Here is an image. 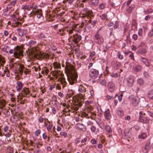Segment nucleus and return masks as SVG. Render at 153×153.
I'll return each instance as SVG.
<instances>
[{
	"instance_id": "nucleus-61",
	"label": "nucleus",
	"mask_w": 153,
	"mask_h": 153,
	"mask_svg": "<svg viewBox=\"0 0 153 153\" xmlns=\"http://www.w3.org/2000/svg\"><path fill=\"white\" fill-rule=\"evenodd\" d=\"M119 25L118 22H116L115 23L114 25V28L115 29L117 28Z\"/></svg>"
},
{
	"instance_id": "nucleus-50",
	"label": "nucleus",
	"mask_w": 153,
	"mask_h": 153,
	"mask_svg": "<svg viewBox=\"0 0 153 153\" xmlns=\"http://www.w3.org/2000/svg\"><path fill=\"white\" fill-rule=\"evenodd\" d=\"M100 83L102 85H105L106 82L105 80H100L99 81Z\"/></svg>"
},
{
	"instance_id": "nucleus-53",
	"label": "nucleus",
	"mask_w": 153,
	"mask_h": 153,
	"mask_svg": "<svg viewBox=\"0 0 153 153\" xmlns=\"http://www.w3.org/2000/svg\"><path fill=\"white\" fill-rule=\"evenodd\" d=\"M60 134L61 135L64 136V137H67V133L64 132H61L60 133Z\"/></svg>"
},
{
	"instance_id": "nucleus-46",
	"label": "nucleus",
	"mask_w": 153,
	"mask_h": 153,
	"mask_svg": "<svg viewBox=\"0 0 153 153\" xmlns=\"http://www.w3.org/2000/svg\"><path fill=\"white\" fill-rule=\"evenodd\" d=\"M41 132V130L40 129H38L35 132V134L36 136L38 137L40 134Z\"/></svg>"
},
{
	"instance_id": "nucleus-6",
	"label": "nucleus",
	"mask_w": 153,
	"mask_h": 153,
	"mask_svg": "<svg viewBox=\"0 0 153 153\" xmlns=\"http://www.w3.org/2000/svg\"><path fill=\"white\" fill-rule=\"evenodd\" d=\"M38 48L36 47L28 49V54L31 56V57L36 58L37 56V51Z\"/></svg>"
},
{
	"instance_id": "nucleus-31",
	"label": "nucleus",
	"mask_w": 153,
	"mask_h": 153,
	"mask_svg": "<svg viewBox=\"0 0 153 153\" xmlns=\"http://www.w3.org/2000/svg\"><path fill=\"white\" fill-rule=\"evenodd\" d=\"M135 6L134 4H132L127 9V11L129 13H131L132 10L134 8Z\"/></svg>"
},
{
	"instance_id": "nucleus-2",
	"label": "nucleus",
	"mask_w": 153,
	"mask_h": 153,
	"mask_svg": "<svg viewBox=\"0 0 153 153\" xmlns=\"http://www.w3.org/2000/svg\"><path fill=\"white\" fill-rule=\"evenodd\" d=\"M84 97L82 95H79L78 97L76 98V100L74 104V105L71 106V111L74 112V111H76L78 110L79 107L81 106L84 101ZM71 110L68 109V112H70Z\"/></svg>"
},
{
	"instance_id": "nucleus-51",
	"label": "nucleus",
	"mask_w": 153,
	"mask_h": 153,
	"mask_svg": "<svg viewBox=\"0 0 153 153\" xmlns=\"http://www.w3.org/2000/svg\"><path fill=\"white\" fill-rule=\"evenodd\" d=\"M102 20H104L106 18L107 15L105 14H103L100 16Z\"/></svg>"
},
{
	"instance_id": "nucleus-32",
	"label": "nucleus",
	"mask_w": 153,
	"mask_h": 153,
	"mask_svg": "<svg viewBox=\"0 0 153 153\" xmlns=\"http://www.w3.org/2000/svg\"><path fill=\"white\" fill-rule=\"evenodd\" d=\"M18 99L20 100V103L21 104H24L25 103V101L26 99L21 96H18Z\"/></svg>"
},
{
	"instance_id": "nucleus-23",
	"label": "nucleus",
	"mask_w": 153,
	"mask_h": 153,
	"mask_svg": "<svg viewBox=\"0 0 153 153\" xmlns=\"http://www.w3.org/2000/svg\"><path fill=\"white\" fill-rule=\"evenodd\" d=\"M117 114L120 117H122L124 114V112L122 109L120 108H118L117 110Z\"/></svg>"
},
{
	"instance_id": "nucleus-5",
	"label": "nucleus",
	"mask_w": 153,
	"mask_h": 153,
	"mask_svg": "<svg viewBox=\"0 0 153 153\" xmlns=\"http://www.w3.org/2000/svg\"><path fill=\"white\" fill-rule=\"evenodd\" d=\"M94 40L95 43L99 45L102 44L104 42V39L103 37L99 34V31H97L94 35Z\"/></svg>"
},
{
	"instance_id": "nucleus-42",
	"label": "nucleus",
	"mask_w": 153,
	"mask_h": 153,
	"mask_svg": "<svg viewBox=\"0 0 153 153\" xmlns=\"http://www.w3.org/2000/svg\"><path fill=\"white\" fill-rule=\"evenodd\" d=\"M74 30V27H72L71 28H69V29L67 30V31L68 32L69 34H71L73 33Z\"/></svg>"
},
{
	"instance_id": "nucleus-43",
	"label": "nucleus",
	"mask_w": 153,
	"mask_h": 153,
	"mask_svg": "<svg viewBox=\"0 0 153 153\" xmlns=\"http://www.w3.org/2000/svg\"><path fill=\"white\" fill-rule=\"evenodd\" d=\"M137 83L140 85H142L144 83V81L143 79L141 78L137 80Z\"/></svg>"
},
{
	"instance_id": "nucleus-25",
	"label": "nucleus",
	"mask_w": 153,
	"mask_h": 153,
	"mask_svg": "<svg viewBox=\"0 0 153 153\" xmlns=\"http://www.w3.org/2000/svg\"><path fill=\"white\" fill-rule=\"evenodd\" d=\"M133 69L136 72H139L141 71L142 68L140 65H137Z\"/></svg>"
},
{
	"instance_id": "nucleus-33",
	"label": "nucleus",
	"mask_w": 153,
	"mask_h": 153,
	"mask_svg": "<svg viewBox=\"0 0 153 153\" xmlns=\"http://www.w3.org/2000/svg\"><path fill=\"white\" fill-rule=\"evenodd\" d=\"M147 52L145 48H143L140 49L138 51V53L139 54L144 55Z\"/></svg>"
},
{
	"instance_id": "nucleus-16",
	"label": "nucleus",
	"mask_w": 153,
	"mask_h": 153,
	"mask_svg": "<svg viewBox=\"0 0 153 153\" xmlns=\"http://www.w3.org/2000/svg\"><path fill=\"white\" fill-rule=\"evenodd\" d=\"M17 30L19 32V35L21 37L23 36L24 35H25L26 33H27V31L26 29L22 30L20 28H18Z\"/></svg>"
},
{
	"instance_id": "nucleus-54",
	"label": "nucleus",
	"mask_w": 153,
	"mask_h": 153,
	"mask_svg": "<svg viewBox=\"0 0 153 153\" xmlns=\"http://www.w3.org/2000/svg\"><path fill=\"white\" fill-rule=\"evenodd\" d=\"M143 33V30L142 29L140 28L139 29L138 32V35L140 36H141L142 35Z\"/></svg>"
},
{
	"instance_id": "nucleus-12",
	"label": "nucleus",
	"mask_w": 153,
	"mask_h": 153,
	"mask_svg": "<svg viewBox=\"0 0 153 153\" xmlns=\"http://www.w3.org/2000/svg\"><path fill=\"white\" fill-rule=\"evenodd\" d=\"M52 75L56 79H58L59 76L60 77H61V76H63V74H62L60 71L58 70H55L52 72Z\"/></svg>"
},
{
	"instance_id": "nucleus-45",
	"label": "nucleus",
	"mask_w": 153,
	"mask_h": 153,
	"mask_svg": "<svg viewBox=\"0 0 153 153\" xmlns=\"http://www.w3.org/2000/svg\"><path fill=\"white\" fill-rule=\"evenodd\" d=\"M117 56L118 58L120 59H122L123 58V56L121 54V53L120 51H118L117 52Z\"/></svg>"
},
{
	"instance_id": "nucleus-18",
	"label": "nucleus",
	"mask_w": 153,
	"mask_h": 153,
	"mask_svg": "<svg viewBox=\"0 0 153 153\" xmlns=\"http://www.w3.org/2000/svg\"><path fill=\"white\" fill-rule=\"evenodd\" d=\"M134 80L133 78L128 77L127 80V85L129 87H131L133 85Z\"/></svg>"
},
{
	"instance_id": "nucleus-52",
	"label": "nucleus",
	"mask_w": 153,
	"mask_h": 153,
	"mask_svg": "<svg viewBox=\"0 0 153 153\" xmlns=\"http://www.w3.org/2000/svg\"><path fill=\"white\" fill-rule=\"evenodd\" d=\"M38 37L40 39H42V38H45L46 37L45 35L43 33H41L38 36Z\"/></svg>"
},
{
	"instance_id": "nucleus-47",
	"label": "nucleus",
	"mask_w": 153,
	"mask_h": 153,
	"mask_svg": "<svg viewBox=\"0 0 153 153\" xmlns=\"http://www.w3.org/2000/svg\"><path fill=\"white\" fill-rule=\"evenodd\" d=\"M38 7L36 5L35 6V7H33V10L32 13V14H35V12H36V10H38L37 9Z\"/></svg>"
},
{
	"instance_id": "nucleus-64",
	"label": "nucleus",
	"mask_w": 153,
	"mask_h": 153,
	"mask_svg": "<svg viewBox=\"0 0 153 153\" xmlns=\"http://www.w3.org/2000/svg\"><path fill=\"white\" fill-rule=\"evenodd\" d=\"M56 87V85L55 84H53V85H51L50 86V87L49 88V89L51 91L54 88Z\"/></svg>"
},
{
	"instance_id": "nucleus-30",
	"label": "nucleus",
	"mask_w": 153,
	"mask_h": 153,
	"mask_svg": "<svg viewBox=\"0 0 153 153\" xmlns=\"http://www.w3.org/2000/svg\"><path fill=\"white\" fill-rule=\"evenodd\" d=\"M105 128L107 132L109 133H111L112 132V130L111 127L108 125H106L105 126Z\"/></svg>"
},
{
	"instance_id": "nucleus-40",
	"label": "nucleus",
	"mask_w": 153,
	"mask_h": 153,
	"mask_svg": "<svg viewBox=\"0 0 153 153\" xmlns=\"http://www.w3.org/2000/svg\"><path fill=\"white\" fill-rule=\"evenodd\" d=\"M4 73H6L5 74L7 77H9L10 76V74L9 72V70L6 68L4 70Z\"/></svg>"
},
{
	"instance_id": "nucleus-62",
	"label": "nucleus",
	"mask_w": 153,
	"mask_h": 153,
	"mask_svg": "<svg viewBox=\"0 0 153 153\" xmlns=\"http://www.w3.org/2000/svg\"><path fill=\"white\" fill-rule=\"evenodd\" d=\"M44 120V118H43L42 117H40L38 119L39 122L41 123H42L43 122Z\"/></svg>"
},
{
	"instance_id": "nucleus-57",
	"label": "nucleus",
	"mask_w": 153,
	"mask_h": 153,
	"mask_svg": "<svg viewBox=\"0 0 153 153\" xmlns=\"http://www.w3.org/2000/svg\"><path fill=\"white\" fill-rule=\"evenodd\" d=\"M148 35L150 37H151L153 36V29L150 31L148 34Z\"/></svg>"
},
{
	"instance_id": "nucleus-4",
	"label": "nucleus",
	"mask_w": 153,
	"mask_h": 153,
	"mask_svg": "<svg viewBox=\"0 0 153 153\" xmlns=\"http://www.w3.org/2000/svg\"><path fill=\"white\" fill-rule=\"evenodd\" d=\"M89 74L91 79L94 80L99 77V71L94 69L91 68L89 71Z\"/></svg>"
},
{
	"instance_id": "nucleus-20",
	"label": "nucleus",
	"mask_w": 153,
	"mask_h": 153,
	"mask_svg": "<svg viewBox=\"0 0 153 153\" xmlns=\"http://www.w3.org/2000/svg\"><path fill=\"white\" fill-rule=\"evenodd\" d=\"M23 84L21 82L18 81L17 82L16 86V90L17 91H19L23 87Z\"/></svg>"
},
{
	"instance_id": "nucleus-3",
	"label": "nucleus",
	"mask_w": 153,
	"mask_h": 153,
	"mask_svg": "<svg viewBox=\"0 0 153 153\" xmlns=\"http://www.w3.org/2000/svg\"><path fill=\"white\" fill-rule=\"evenodd\" d=\"M13 55L16 58L19 59L21 56H23V51L21 47L17 46L14 48Z\"/></svg>"
},
{
	"instance_id": "nucleus-38",
	"label": "nucleus",
	"mask_w": 153,
	"mask_h": 153,
	"mask_svg": "<svg viewBox=\"0 0 153 153\" xmlns=\"http://www.w3.org/2000/svg\"><path fill=\"white\" fill-rule=\"evenodd\" d=\"M5 62V61L3 59L0 58V69L1 66L3 67L4 63Z\"/></svg>"
},
{
	"instance_id": "nucleus-63",
	"label": "nucleus",
	"mask_w": 153,
	"mask_h": 153,
	"mask_svg": "<svg viewBox=\"0 0 153 153\" xmlns=\"http://www.w3.org/2000/svg\"><path fill=\"white\" fill-rule=\"evenodd\" d=\"M56 88L58 90H61V88L60 83L57 84L56 85Z\"/></svg>"
},
{
	"instance_id": "nucleus-28",
	"label": "nucleus",
	"mask_w": 153,
	"mask_h": 153,
	"mask_svg": "<svg viewBox=\"0 0 153 153\" xmlns=\"http://www.w3.org/2000/svg\"><path fill=\"white\" fill-rule=\"evenodd\" d=\"M45 124L46 126H47V129L48 131H51V132H52V131L51 130L52 129V127H53V124H47L45 122Z\"/></svg>"
},
{
	"instance_id": "nucleus-56",
	"label": "nucleus",
	"mask_w": 153,
	"mask_h": 153,
	"mask_svg": "<svg viewBox=\"0 0 153 153\" xmlns=\"http://www.w3.org/2000/svg\"><path fill=\"white\" fill-rule=\"evenodd\" d=\"M153 12V10L151 8L147 10H146V12L147 13H149Z\"/></svg>"
},
{
	"instance_id": "nucleus-1",
	"label": "nucleus",
	"mask_w": 153,
	"mask_h": 153,
	"mask_svg": "<svg viewBox=\"0 0 153 153\" xmlns=\"http://www.w3.org/2000/svg\"><path fill=\"white\" fill-rule=\"evenodd\" d=\"M65 71L68 75V80L70 85H73L76 81L78 75L74 69V66L69 63H66Z\"/></svg>"
},
{
	"instance_id": "nucleus-27",
	"label": "nucleus",
	"mask_w": 153,
	"mask_h": 153,
	"mask_svg": "<svg viewBox=\"0 0 153 153\" xmlns=\"http://www.w3.org/2000/svg\"><path fill=\"white\" fill-rule=\"evenodd\" d=\"M65 30L64 28L60 29L59 31L57 32V33L59 34L60 36H63L65 35L64 31Z\"/></svg>"
},
{
	"instance_id": "nucleus-58",
	"label": "nucleus",
	"mask_w": 153,
	"mask_h": 153,
	"mask_svg": "<svg viewBox=\"0 0 153 153\" xmlns=\"http://www.w3.org/2000/svg\"><path fill=\"white\" fill-rule=\"evenodd\" d=\"M147 113L151 117H152V118L151 119V120H153V113H151L150 111H148Z\"/></svg>"
},
{
	"instance_id": "nucleus-36",
	"label": "nucleus",
	"mask_w": 153,
	"mask_h": 153,
	"mask_svg": "<svg viewBox=\"0 0 153 153\" xmlns=\"http://www.w3.org/2000/svg\"><path fill=\"white\" fill-rule=\"evenodd\" d=\"M42 56L43 59H48L49 58L50 56L48 53H44L42 54Z\"/></svg>"
},
{
	"instance_id": "nucleus-24",
	"label": "nucleus",
	"mask_w": 153,
	"mask_h": 153,
	"mask_svg": "<svg viewBox=\"0 0 153 153\" xmlns=\"http://www.w3.org/2000/svg\"><path fill=\"white\" fill-rule=\"evenodd\" d=\"M77 127L83 131H85L86 130V128L82 124H78L77 125Z\"/></svg>"
},
{
	"instance_id": "nucleus-17",
	"label": "nucleus",
	"mask_w": 153,
	"mask_h": 153,
	"mask_svg": "<svg viewBox=\"0 0 153 153\" xmlns=\"http://www.w3.org/2000/svg\"><path fill=\"white\" fill-rule=\"evenodd\" d=\"M150 143H146L145 146L143 148V152L144 153H147L150 149Z\"/></svg>"
},
{
	"instance_id": "nucleus-49",
	"label": "nucleus",
	"mask_w": 153,
	"mask_h": 153,
	"mask_svg": "<svg viewBox=\"0 0 153 153\" xmlns=\"http://www.w3.org/2000/svg\"><path fill=\"white\" fill-rule=\"evenodd\" d=\"M36 42L32 40H30L29 42V44L30 46L35 45Z\"/></svg>"
},
{
	"instance_id": "nucleus-15",
	"label": "nucleus",
	"mask_w": 153,
	"mask_h": 153,
	"mask_svg": "<svg viewBox=\"0 0 153 153\" xmlns=\"http://www.w3.org/2000/svg\"><path fill=\"white\" fill-rule=\"evenodd\" d=\"M81 36L80 35L76 34L75 35H74L73 40L76 44L81 40Z\"/></svg>"
},
{
	"instance_id": "nucleus-60",
	"label": "nucleus",
	"mask_w": 153,
	"mask_h": 153,
	"mask_svg": "<svg viewBox=\"0 0 153 153\" xmlns=\"http://www.w3.org/2000/svg\"><path fill=\"white\" fill-rule=\"evenodd\" d=\"M127 131H128V130H126L124 131L125 134L126 136L127 137H129L130 136V134L128 132V133H127Z\"/></svg>"
},
{
	"instance_id": "nucleus-8",
	"label": "nucleus",
	"mask_w": 153,
	"mask_h": 153,
	"mask_svg": "<svg viewBox=\"0 0 153 153\" xmlns=\"http://www.w3.org/2000/svg\"><path fill=\"white\" fill-rule=\"evenodd\" d=\"M90 13H91L88 11V8H85L81 10V14H80V17H85L87 16L88 15L89 16V15H91Z\"/></svg>"
},
{
	"instance_id": "nucleus-41",
	"label": "nucleus",
	"mask_w": 153,
	"mask_h": 153,
	"mask_svg": "<svg viewBox=\"0 0 153 153\" xmlns=\"http://www.w3.org/2000/svg\"><path fill=\"white\" fill-rule=\"evenodd\" d=\"M138 137L140 139H144L146 137V133H143L141 135H139Z\"/></svg>"
},
{
	"instance_id": "nucleus-7",
	"label": "nucleus",
	"mask_w": 153,
	"mask_h": 153,
	"mask_svg": "<svg viewBox=\"0 0 153 153\" xmlns=\"http://www.w3.org/2000/svg\"><path fill=\"white\" fill-rule=\"evenodd\" d=\"M18 96H21L23 97H29V91L28 89L26 88H24L22 90L21 93Z\"/></svg>"
},
{
	"instance_id": "nucleus-21",
	"label": "nucleus",
	"mask_w": 153,
	"mask_h": 153,
	"mask_svg": "<svg viewBox=\"0 0 153 153\" xmlns=\"http://www.w3.org/2000/svg\"><path fill=\"white\" fill-rule=\"evenodd\" d=\"M104 116L106 119L108 120L110 119L111 117V115L109 109H108L105 112Z\"/></svg>"
},
{
	"instance_id": "nucleus-37",
	"label": "nucleus",
	"mask_w": 153,
	"mask_h": 153,
	"mask_svg": "<svg viewBox=\"0 0 153 153\" xmlns=\"http://www.w3.org/2000/svg\"><path fill=\"white\" fill-rule=\"evenodd\" d=\"M106 6V4L104 3H102L100 4L98 7L99 9L102 10Z\"/></svg>"
},
{
	"instance_id": "nucleus-9",
	"label": "nucleus",
	"mask_w": 153,
	"mask_h": 153,
	"mask_svg": "<svg viewBox=\"0 0 153 153\" xmlns=\"http://www.w3.org/2000/svg\"><path fill=\"white\" fill-rule=\"evenodd\" d=\"M143 113L142 112H140V116L139 117V120L140 121L143 123H149V119L148 117L144 116H142Z\"/></svg>"
},
{
	"instance_id": "nucleus-44",
	"label": "nucleus",
	"mask_w": 153,
	"mask_h": 153,
	"mask_svg": "<svg viewBox=\"0 0 153 153\" xmlns=\"http://www.w3.org/2000/svg\"><path fill=\"white\" fill-rule=\"evenodd\" d=\"M90 15H89V16H88V15L87 16L85 17H82V18H84V20L85 21V22H83L82 24H83V25H84V24H86L88 22V21L86 19H89V17H90Z\"/></svg>"
},
{
	"instance_id": "nucleus-26",
	"label": "nucleus",
	"mask_w": 153,
	"mask_h": 153,
	"mask_svg": "<svg viewBox=\"0 0 153 153\" xmlns=\"http://www.w3.org/2000/svg\"><path fill=\"white\" fill-rule=\"evenodd\" d=\"M53 66L54 68L58 69L61 68V66L60 63L56 62H54L53 64Z\"/></svg>"
},
{
	"instance_id": "nucleus-35",
	"label": "nucleus",
	"mask_w": 153,
	"mask_h": 153,
	"mask_svg": "<svg viewBox=\"0 0 153 153\" xmlns=\"http://www.w3.org/2000/svg\"><path fill=\"white\" fill-rule=\"evenodd\" d=\"M140 60L143 62V63H144L146 66H149L148 65V60L144 58H141Z\"/></svg>"
},
{
	"instance_id": "nucleus-59",
	"label": "nucleus",
	"mask_w": 153,
	"mask_h": 153,
	"mask_svg": "<svg viewBox=\"0 0 153 153\" xmlns=\"http://www.w3.org/2000/svg\"><path fill=\"white\" fill-rule=\"evenodd\" d=\"M147 113L151 117H152V118L151 119V120H153V113H151L150 111H148Z\"/></svg>"
},
{
	"instance_id": "nucleus-34",
	"label": "nucleus",
	"mask_w": 153,
	"mask_h": 153,
	"mask_svg": "<svg viewBox=\"0 0 153 153\" xmlns=\"http://www.w3.org/2000/svg\"><path fill=\"white\" fill-rule=\"evenodd\" d=\"M7 153H13V148L10 146L7 147Z\"/></svg>"
},
{
	"instance_id": "nucleus-14",
	"label": "nucleus",
	"mask_w": 153,
	"mask_h": 153,
	"mask_svg": "<svg viewBox=\"0 0 153 153\" xmlns=\"http://www.w3.org/2000/svg\"><path fill=\"white\" fill-rule=\"evenodd\" d=\"M86 87H87V88L84 87L82 85H80L79 87V91L81 93H83L84 92H86L87 93H88L90 91H88V88L87 86H86Z\"/></svg>"
},
{
	"instance_id": "nucleus-11",
	"label": "nucleus",
	"mask_w": 153,
	"mask_h": 153,
	"mask_svg": "<svg viewBox=\"0 0 153 153\" xmlns=\"http://www.w3.org/2000/svg\"><path fill=\"white\" fill-rule=\"evenodd\" d=\"M130 98L132 101V104L134 106H137L139 103L138 98L136 97H134L133 96H131Z\"/></svg>"
},
{
	"instance_id": "nucleus-39",
	"label": "nucleus",
	"mask_w": 153,
	"mask_h": 153,
	"mask_svg": "<svg viewBox=\"0 0 153 153\" xmlns=\"http://www.w3.org/2000/svg\"><path fill=\"white\" fill-rule=\"evenodd\" d=\"M32 7L31 6L30 7H29L28 5H23L22 7V8L24 10H30V8H32Z\"/></svg>"
},
{
	"instance_id": "nucleus-22",
	"label": "nucleus",
	"mask_w": 153,
	"mask_h": 153,
	"mask_svg": "<svg viewBox=\"0 0 153 153\" xmlns=\"http://www.w3.org/2000/svg\"><path fill=\"white\" fill-rule=\"evenodd\" d=\"M42 10L41 9H39L35 12V14H33V15H37V17L39 19L42 16Z\"/></svg>"
},
{
	"instance_id": "nucleus-29",
	"label": "nucleus",
	"mask_w": 153,
	"mask_h": 153,
	"mask_svg": "<svg viewBox=\"0 0 153 153\" xmlns=\"http://www.w3.org/2000/svg\"><path fill=\"white\" fill-rule=\"evenodd\" d=\"M99 3V0H91L90 2V4L93 5H97Z\"/></svg>"
},
{
	"instance_id": "nucleus-13",
	"label": "nucleus",
	"mask_w": 153,
	"mask_h": 153,
	"mask_svg": "<svg viewBox=\"0 0 153 153\" xmlns=\"http://www.w3.org/2000/svg\"><path fill=\"white\" fill-rule=\"evenodd\" d=\"M108 89L110 92H113L115 89V85L112 82H109L108 85Z\"/></svg>"
},
{
	"instance_id": "nucleus-48",
	"label": "nucleus",
	"mask_w": 153,
	"mask_h": 153,
	"mask_svg": "<svg viewBox=\"0 0 153 153\" xmlns=\"http://www.w3.org/2000/svg\"><path fill=\"white\" fill-rule=\"evenodd\" d=\"M153 95V90L149 91L147 94L148 97L149 98V97H151Z\"/></svg>"
},
{
	"instance_id": "nucleus-10",
	"label": "nucleus",
	"mask_w": 153,
	"mask_h": 153,
	"mask_svg": "<svg viewBox=\"0 0 153 153\" xmlns=\"http://www.w3.org/2000/svg\"><path fill=\"white\" fill-rule=\"evenodd\" d=\"M58 82H60V84L62 85V87L64 88L67 85V82H66L65 78L63 77V76H61V77H59L57 79Z\"/></svg>"
},
{
	"instance_id": "nucleus-55",
	"label": "nucleus",
	"mask_w": 153,
	"mask_h": 153,
	"mask_svg": "<svg viewBox=\"0 0 153 153\" xmlns=\"http://www.w3.org/2000/svg\"><path fill=\"white\" fill-rule=\"evenodd\" d=\"M36 153H42V152L41 151V150L39 148L38 146H37V149H36Z\"/></svg>"
},
{
	"instance_id": "nucleus-19",
	"label": "nucleus",
	"mask_w": 153,
	"mask_h": 153,
	"mask_svg": "<svg viewBox=\"0 0 153 153\" xmlns=\"http://www.w3.org/2000/svg\"><path fill=\"white\" fill-rule=\"evenodd\" d=\"M88 22L89 23L90 22L91 25V26H88V29H90L92 27H94L97 22L96 20H93V19L91 18H90V19L88 20Z\"/></svg>"
}]
</instances>
